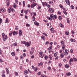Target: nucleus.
<instances>
[{
    "label": "nucleus",
    "mask_w": 77,
    "mask_h": 77,
    "mask_svg": "<svg viewBox=\"0 0 77 77\" xmlns=\"http://www.w3.org/2000/svg\"><path fill=\"white\" fill-rule=\"evenodd\" d=\"M50 17H47L48 20H49L51 21H52V19L54 18V15L52 14H51L50 15Z\"/></svg>",
    "instance_id": "1"
},
{
    "label": "nucleus",
    "mask_w": 77,
    "mask_h": 77,
    "mask_svg": "<svg viewBox=\"0 0 77 77\" xmlns=\"http://www.w3.org/2000/svg\"><path fill=\"white\" fill-rule=\"evenodd\" d=\"M63 53L64 55L67 56V55H68L69 51L67 49H65V50L63 51Z\"/></svg>",
    "instance_id": "2"
},
{
    "label": "nucleus",
    "mask_w": 77,
    "mask_h": 77,
    "mask_svg": "<svg viewBox=\"0 0 77 77\" xmlns=\"http://www.w3.org/2000/svg\"><path fill=\"white\" fill-rule=\"evenodd\" d=\"M23 44H25V45H26V46L27 45V47H29V46L30 45V44H29V42H27L26 43V42L23 41Z\"/></svg>",
    "instance_id": "3"
},
{
    "label": "nucleus",
    "mask_w": 77,
    "mask_h": 77,
    "mask_svg": "<svg viewBox=\"0 0 77 77\" xmlns=\"http://www.w3.org/2000/svg\"><path fill=\"white\" fill-rule=\"evenodd\" d=\"M48 11L49 12H51V13H53L54 12V9L51 8H49Z\"/></svg>",
    "instance_id": "4"
},
{
    "label": "nucleus",
    "mask_w": 77,
    "mask_h": 77,
    "mask_svg": "<svg viewBox=\"0 0 77 77\" xmlns=\"http://www.w3.org/2000/svg\"><path fill=\"white\" fill-rule=\"evenodd\" d=\"M3 41H6L8 39V36L7 35H5V37H2Z\"/></svg>",
    "instance_id": "5"
},
{
    "label": "nucleus",
    "mask_w": 77,
    "mask_h": 77,
    "mask_svg": "<svg viewBox=\"0 0 77 77\" xmlns=\"http://www.w3.org/2000/svg\"><path fill=\"white\" fill-rule=\"evenodd\" d=\"M34 24L36 25L37 26H39V23H38L37 21H35L34 23Z\"/></svg>",
    "instance_id": "6"
},
{
    "label": "nucleus",
    "mask_w": 77,
    "mask_h": 77,
    "mask_svg": "<svg viewBox=\"0 0 77 77\" xmlns=\"http://www.w3.org/2000/svg\"><path fill=\"white\" fill-rule=\"evenodd\" d=\"M71 62H73V59L72 58H71L70 59L69 63L70 65H71L72 63Z\"/></svg>",
    "instance_id": "7"
},
{
    "label": "nucleus",
    "mask_w": 77,
    "mask_h": 77,
    "mask_svg": "<svg viewBox=\"0 0 77 77\" xmlns=\"http://www.w3.org/2000/svg\"><path fill=\"white\" fill-rule=\"evenodd\" d=\"M19 36H20L21 35H22V31L21 30H20L19 31Z\"/></svg>",
    "instance_id": "8"
},
{
    "label": "nucleus",
    "mask_w": 77,
    "mask_h": 77,
    "mask_svg": "<svg viewBox=\"0 0 77 77\" xmlns=\"http://www.w3.org/2000/svg\"><path fill=\"white\" fill-rule=\"evenodd\" d=\"M65 2L66 3L67 5H70V2H69V0H66Z\"/></svg>",
    "instance_id": "9"
},
{
    "label": "nucleus",
    "mask_w": 77,
    "mask_h": 77,
    "mask_svg": "<svg viewBox=\"0 0 77 77\" xmlns=\"http://www.w3.org/2000/svg\"><path fill=\"white\" fill-rule=\"evenodd\" d=\"M24 74H25V75H27V74H28V71H27V70H26L24 71Z\"/></svg>",
    "instance_id": "10"
},
{
    "label": "nucleus",
    "mask_w": 77,
    "mask_h": 77,
    "mask_svg": "<svg viewBox=\"0 0 77 77\" xmlns=\"http://www.w3.org/2000/svg\"><path fill=\"white\" fill-rule=\"evenodd\" d=\"M29 11H30V10H27L25 11L24 12L25 14H28V13H29Z\"/></svg>",
    "instance_id": "11"
},
{
    "label": "nucleus",
    "mask_w": 77,
    "mask_h": 77,
    "mask_svg": "<svg viewBox=\"0 0 77 77\" xmlns=\"http://www.w3.org/2000/svg\"><path fill=\"white\" fill-rule=\"evenodd\" d=\"M8 12H9V13H11V8H9L8 9Z\"/></svg>",
    "instance_id": "12"
},
{
    "label": "nucleus",
    "mask_w": 77,
    "mask_h": 77,
    "mask_svg": "<svg viewBox=\"0 0 77 77\" xmlns=\"http://www.w3.org/2000/svg\"><path fill=\"white\" fill-rule=\"evenodd\" d=\"M41 38L42 39H43V40H45V37L43 35L42 36Z\"/></svg>",
    "instance_id": "13"
},
{
    "label": "nucleus",
    "mask_w": 77,
    "mask_h": 77,
    "mask_svg": "<svg viewBox=\"0 0 77 77\" xmlns=\"http://www.w3.org/2000/svg\"><path fill=\"white\" fill-rule=\"evenodd\" d=\"M11 54L13 56H14L15 55V53L14 52H12Z\"/></svg>",
    "instance_id": "14"
},
{
    "label": "nucleus",
    "mask_w": 77,
    "mask_h": 77,
    "mask_svg": "<svg viewBox=\"0 0 77 77\" xmlns=\"http://www.w3.org/2000/svg\"><path fill=\"white\" fill-rule=\"evenodd\" d=\"M32 20L33 21H35V17L34 16H32Z\"/></svg>",
    "instance_id": "15"
},
{
    "label": "nucleus",
    "mask_w": 77,
    "mask_h": 77,
    "mask_svg": "<svg viewBox=\"0 0 77 77\" xmlns=\"http://www.w3.org/2000/svg\"><path fill=\"white\" fill-rule=\"evenodd\" d=\"M43 53L42 52H39V56H40V57H41V56H42V54H43Z\"/></svg>",
    "instance_id": "16"
},
{
    "label": "nucleus",
    "mask_w": 77,
    "mask_h": 77,
    "mask_svg": "<svg viewBox=\"0 0 77 77\" xmlns=\"http://www.w3.org/2000/svg\"><path fill=\"white\" fill-rule=\"evenodd\" d=\"M60 57H61L63 58V57H64V55H63V53H62L60 54Z\"/></svg>",
    "instance_id": "17"
},
{
    "label": "nucleus",
    "mask_w": 77,
    "mask_h": 77,
    "mask_svg": "<svg viewBox=\"0 0 77 77\" xmlns=\"http://www.w3.org/2000/svg\"><path fill=\"white\" fill-rule=\"evenodd\" d=\"M52 48V46L51 45L48 49V50H51Z\"/></svg>",
    "instance_id": "18"
},
{
    "label": "nucleus",
    "mask_w": 77,
    "mask_h": 77,
    "mask_svg": "<svg viewBox=\"0 0 77 77\" xmlns=\"http://www.w3.org/2000/svg\"><path fill=\"white\" fill-rule=\"evenodd\" d=\"M66 75H67V76H69V75H71V73L70 72H67L66 73Z\"/></svg>",
    "instance_id": "19"
},
{
    "label": "nucleus",
    "mask_w": 77,
    "mask_h": 77,
    "mask_svg": "<svg viewBox=\"0 0 77 77\" xmlns=\"http://www.w3.org/2000/svg\"><path fill=\"white\" fill-rule=\"evenodd\" d=\"M6 71H7V74H9V70L7 68H6Z\"/></svg>",
    "instance_id": "20"
},
{
    "label": "nucleus",
    "mask_w": 77,
    "mask_h": 77,
    "mask_svg": "<svg viewBox=\"0 0 77 77\" xmlns=\"http://www.w3.org/2000/svg\"><path fill=\"white\" fill-rule=\"evenodd\" d=\"M65 48V45H63L62 46L63 50H64Z\"/></svg>",
    "instance_id": "21"
},
{
    "label": "nucleus",
    "mask_w": 77,
    "mask_h": 77,
    "mask_svg": "<svg viewBox=\"0 0 77 77\" xmlns=\"http://www.w3.org/2000/svg\"><path fill=\"white\" fill-rule=\"evenodd\" d=\"M60 27H63L64 26L63 25L62 23H60Z\"/></svg>",
    "instance_id": "22"
},
{
    "label": "nucleus",
    "mask_w": 77,
    "mask_h": 77,
    "mask_svg": "<svg viewBox=\"0 0 77 77\" xmlns=\"http://www.w3.org/2000/svg\"><path fill=\"white\" fill-rule=\"evenodd\" d=\"M71 8L72 9H74V6L72 5H71L70 6Z\"/></svg>",
    "instance_id": "23"
},
{
    "label": "nucleus",
    "mask_w": 77,
    "mask_h": 77,
    "mask_svg": "<svg viewBox=\"0 0 77 77\" xmlns=\"http://www.w3.org/2000/svg\"><path fill=\"white\" fill-rule=\"evenodd\" d=\"M13 45H14V46H17V42L14 43L13 44Z\"/></svg>",
    "instance_id": "24"
},
{
    "label": "nucleus",
    "mask_w": 77,
    "mask_h": 77,
    "mask_svg": "<svg viewBox=\"0 0 77 77\" xmlns=\"http://www.w3.org/2000/svg\"><path fill=\"white\" fill-rule=\"evenodd\" d=\"M59 20H60V21L62 20V17L60 16H59Z\"/></svg>",
    "instance_id": "25"
},
{
    "label": "nucleus",
    "mask_w": 77,
    "mask_h": 77,
    "mask_svg": "<svg viewBox=\"0 0 77 77\" xmlns=\"http://www.w3.org/2000/svg\"><path fill=\"white\" fill-rule=\"evenodd\" d=\"M65 67L66 68H69V65L66 64L65 66Z\"/></svg>",
    "instance_id": "26"
},
{
    "label": "nucleus",
    "mask_w": 77,
    "mask_h": 77,
    "mask_svg": "<svg viewBox=\"0 0 77 77\" xmlns=\"http://www.w3.org/2000/svg\"><path fill=\"white\" fill-rule=\"evenodd\" d=\"M8 20H9V19H8V18H7L6 19V20L5 21V23H8Z\"/></svg>",
    "instance_id": "27"
},
{
    "label": "nucleus",
    "mask_w": 77,
    "mask_h": 77,
    "mask_svg": "<svg viewBox=\"0 0 77 77\" xmlns=\"http://www.w3.org/2000/svg\"><path fill=\"white\" fill-rule=\"evenodd\" d=\"M31 50L32 51V52H34V48H32L31 49Z\"/></svg>",
    "instance_id": "28"
},
{
    "label": "nucleus",
    "mask_w": 77,
    "mask_h": 77,
    "mask_svg": "<svg viewBox=\"0 0 77 77\" xmlns=\"http://www.w3.org/2000/svg\"><path fill=\"white\" fill-rule=\"evenodd\" d=\"M47 58H48V56H45V60H47Z\"/></svg>",
    "instance_id": "29"
},
{
    "label": "nucleus",
    "mask_w": 77,
    "mask_h": 77,
    "mask_svg": "<svg viewBox=\"0 0 77 77\" xmlns=\"http://www.w3.org/2000/svg\"><path fill=\"white\" fill-rule=\"evenodd\" d=\"M11 11L12 12H15L13 8H11Z\"/></svg>",
    "instance_id": "30"
},
{
    "label": "nucleus",
    "mask_w": 77,
    "mask_h": 77,
    "mask_svg": "<svg viewBox=\"0 0 77 77\" xmlns=\"http://www.w3.org/2000/svg\"><path fill=\"white\" fill-rule=\"evenodd\" d=\"M73 59L74 62L77 61V59L73 57Z\"/></svg>",
    "instance_id": "31"
},
{
    "label": "nucleus",
    "mask_w": 77,
    "mask_h": 77,
    "mask_svg": "<svg viewBox=\"0 0 77 77\" xmlns=\"http://www.w3.org/2000/svg\"><path fill=\"white\" fill-rule=\"evenodd\" d=\"M66 35H69V32H66L65 33Z\"/></svg>",
    "instance_id": "32"
},
{
    "label": "nucleus",
    "mask_w": 77,
    "mask_h": 77,
    "mask_svg": "<svg viewBox=\"0 0 77 77\" xmlns=\"http://www.w3.org/2000/svg\"><path fill=\"white\" fill-rule=\"evenodd\" d=\"M64 14H65V15H67V12L65 11H63Z\"/></svg>",
    "instance_id": "33"
},
{
    "label": "nucleus",
    "mask_w": 77,
    "mask_h": 77,
    "mask_svg": "<svg viewBox=\"0 0 77 77\" xmlns=\"http://www.w3.org/2000/svg\"><path fill=\"white\" fill-rule=\"evenodd\" d=\"M61 66H62V63H59V65H58L59 67H61Z\"/></svg>",
    "instance_id": "34"
},
{
    "label": "nucleus",
    "mask_w": 77,
    "mask_h": 77,
    "mask_svg": "<svg viewBox=\"0 0 77 77\" xmlns=\"http://www.w3.org/2000/svg\"><path fill=\"white\" fill-rule=\"evenodd\" d=\"M2 38H3L5 36V34L4 33H3L2 34Z\"/></svg>",
    "instance_id": "35"
},
{
    "label": "nucleus",
    "mask_w": 77,
    "mask_h": 77,
    "mask_svg": "<svg viewBox=\"0 0 77 77\" xmlns=\"http://www.w3.org/2000/svg\"><path fill=\"white\" fill-rule=\"evenodd\" d=\"M13 34L14 36H15V34H16V32H15V31H14L13 32Z\"/></svg>",
    "instance_id": "36"
},
{
    "label": "nucleus",
    "mask_w": 77,
    "mask_h": 77,
    "mask_svg": "<svg viewBox=\"0 0 77 77\" xmlns=\"http://www.w3.org/2000/svg\"><path fill=\"white\" fill-rule=\"evenodd\" d=\"M15 75H18V73L17 72H15Z\"/></svg>",
    "instance_id": "37"
},
{
    "label": "nucleus",
    "mask_w": 77,
    "mask_h": 77,
    "mask_svg": "<svg viewBox=\"0 0 77 77\" xmlns=\"http://www.w3.org/2000/svg\"><path fill=\"white\" fill-rule=\"evenodd\" d=\"M13 6L14 8H16V4H14V5H13Z\"/></svg>",
    "instance_id": "38"
},
{
    "label": "nucleus",
    "mask_w": 77,
    "mask_h": 77,
    "mask_svg": "<svg viewBox=\"0 0 77 77\" xmlns=\"http://www.w3.org/2000/svg\"><path fill=\"white\" fill-rule=\"evenodd\" d=\"M49 3H51V5H53V2L52 1H50L49 2Z\"/></svg>",
    "instance_id": "39"
},
{
    "label": "nucleus",
    "mask_w": 77,
    "mask_h": 77,
    "mask_svg": "<svg viewBox=\"0 0 77 77\" xmlns=\"http://www.w3.org/2000/svg\"><path fill=\"white\" fill-rule=\"evenodd\" d=\"M41 72H39L37 73V74L38 75H41Z\"/></svg>",
    "instance_id": "40"
},
{
    "label": "nucleus",
    "mask_w": 77,
    "mask_h": 77,
    "mask_svg": "<svg viewBox=\"0 0 77 77\" xmlns=\"http://www.w3.org/2000/svg\"><path fill=\"white\" fill-rule=\"evenodd\" d=\"M0 10H1V11L2 12H4V10H3V8H1L0 9Z\"/></svg>",
    "instance_id": "41"
},
{
    "label": "nucleus",
    "mask_w": 77,
    "mask_h": 77,
    "mask_svg": "<svg viewBox=\"0 0 77 77\" xmlns=\"http://www.w3.org/2000/svg\"><path fill=\"white\" fill-rule=\"evenodd\" d=\"M34 5H33V4H31V8H34Z\"/></svg>",
    "instance_id": "42"
},
{
    "label": "nucleus",
    "mask_w": 77,
    "mask_h": 77,
    "mask_svg": "<svg viewBox=\"0 0 77 77\" xmlns=\"http://www.w3.org/2000/svg\"><path fill=\"white\" fill-rule=\"evenodd\" d=\"M33 5H34V7H35V6H36V5H37V4L36 3H34V4H32Z\"/></svg>",
    "instance_id": "43"
},
{
    "label": "nucleus",
    "mask_w": 77,
    "mask_h": 77,
    "mask_svg": "<svg viewBox=\"0 0 77 77\" xmlns=\"http://www.w3.org/2000/svg\"><path fill=\"white\" fill-rule=\"evenodd\" d=\"M12 33H13V32H11V33H10L9 34V36H12Z\"/></svg>",
    "instance_id": "44"
},
{
    "label": "nucleus",
    "mask_w": 77,
    "mask_h": 77,
    "mask_svg": "<svg viewBox=\"0 0 77 77\" xmlns=\"http://www.w3.org/2000/svg\"><path fill=\"white\" fill-rule=\"evenodd\" d=\"M29 52L31 54H33V53L32 52V51H29Z\"/></svg>",
    "instance_id": "45"
},
{
    "label": "nucleus",
    "mask_w": 77,
    "mask_h": 77,
    "mask_svg": "<svg viewBox=\"0 0 77 77\" xmlns=\"http://www.w3.org/2000/svg\"><path fill=\"white\" fill-rule=\"evenodd\" d=\"M70 52L71 53H73V50L72 49H71L70 50Z\"/></svg>",
    "instance_id": "46"
},
{
    "label": "nucleus",
    "mask_w": 77,
    "mask_h": 77,
    "mask_svg": "<svg viewBox=\"0 0 77 77\" xmlns=\"http://www.w3.org/2000/svg\"><path fill=\"white\" fill-rule=\"evenodd\" d=\"M37 70H38V68L36 67L34 70L35 71H37Z\"/></svg>",
    "instance_id": "47"
},
{
    "label": "nucleus",
    "mask_w": 77,
    "mask_h": 77,
    "mask_svg": "<svg viewBox=\"0 0 77 77\" xmlns=\"http://www.w3.org/2000/svg\"><path fill=\"white\" fill-rule=\"evenodd\" d=\"M1 23H2V20L0 18V24H1Z\"/></svg>",
    "instance_id": "48"
},
{
    "label": "nucleus",
    "mask_w": 77,
    "mask_h": 77,
    "mask_svg": "<svg viewBox=\"0 0 77 77\" xmlns=\"http://www.w3.org/2000/svg\"><path fill=\"white\" fill-rule=\"evenodd\" d=\"M43 35H45V36H47V34L45 32L43 33Z\"/></svg>",
    "instance_id": "49"
},
{
    "label": "nucleus",
    "mask_w": 77,
    "mask_h": 77,
    "mask_svg": "<svg viewBox=\"0 0 77 77\" xmlns=\"http://www.w3.org/2000/svg\"><path fill=\"white\" fill-rule=\"evenodd\" d=\"M54 18L55 19H56V18H57V16H56V15H54Z\"/></svg>",
    "instance_id": "50"
},
{
    "label": "nucleus",
    "mask_w": 77,
    "mask_h": 77,
    "mask_svg": "<svg viewBox=\"0 0 77 77\" xmlns=\"http://www.w3.org/2000/svg\"><path fill=\"white\" fill-rule=\"evenodd\" d=\"M26 26H28V27H30V24L27 23L26 25Z\"/></svg>",
    "instance_id": "51"
},
{
    "label": "nucleus",
    "mask_w": 77,
    "mask_h": 77,
    "mask_svg": "<svg viewBox=\"0 0 77 77\" xmlns=\"http://www.w3.org/2000/svg\"><path fill=\"white\" fill-rule=\"evenodd\" d=\"M70 41L71 42H74V39L72 38H71L70 39Z\"/></svg>",
    "instance_id": "52"
},
{
    "label": "nucleus",
    "mask_w": 77,
    "mask_h": 77,
    "mask_svg": "<svg viewBox=\"0 0 77 77\" xmlns=\"http://www.w3.org/2000/svg\"><path fill=\"white\" fill-rule=\"evenodd\" d=\"M23 55L24 57H25V56H26V54L25 53H23Z\"/></svg>",
    "instance_id": "53"
},
{
    "label": "nucleus",
    "mask_w": 77,
    "mask_h": 77,
    "mask_svg": "<svg viewBox=\"0 0 77 77\" xmlns=\"http://www.w3.org/2000/svg\"><path fill=\"white\" fill-rule=\"evenodd\" d=\"M54 30V28H53V27H52L50 29V30L51 31V30Z\"/></svg>",
    "instance_id": "54"
},
{
    "label": "nucleus",
    "mask_w": 77,
    "mask_h": 77,
    "mask_svg": "<svg viewBox=\"0 0 77 77\" xmlns=\"http://www.w3.org/2000/svg\"><path fill=\"white\" fill-rule=\"evenodd\" d=\"M9 2H7V6H9Z\"/></svg>",
    "instance_id": "55"
},
{
    "label": "nucleus",
    "mask_w": 77,
    "mask_h": 77,
    "mask_svg": "<svg viewBox=\"0 0 77 77\" xmlns=\"http://www.w3.org/2000/svg\"><path fill=\"white\" fill-rule=\"evenodd\" d=\"M51 7V6H50V5H48V8H50Z\"/></svg>",
    "instance_id": "56"
},
{
    "label": "nucleus",
    "mask_w": 77,
    "mask_h": 77,
    "mask_svg": "<svg viewBox=\"0 0 77 77\" xmlns=\"http://www.w3.org/2000/svg\"><path fill=\"white\" fill-rule=\"evenodd\" d=\"M63 42V41L61 42V44H62V45L63 44H64Z\"/></svg>",
    "instance_id": "57"
},
{
    "label": "nucleus",
    "mask_w": 77,
    "mask_h": 77,
    "mask_svg": "<svg viewBox=\"0 0 77 77\" xmlns=\"http://www.w3.org/2000/svg\"><path fill=\"white\" fill-rule=\"evenodd\" d=\"M20 59L22 60L23 59V56H20Z\"/></svg>",
    "instance_id": "58"
},
{
    "label": "nucleus",
    "mask_w": 77,
    "mask_h": 77,
    "mask_svg": "<svg viewBox=\"0 0 77 77\" xmlns=\"http://www.w3.org/2000/svg\"><path fill=\"white\" fill-rule=\"evenodd\" d=\"M58 58H59V57H58L57 56L56 57V58H55V60H56V59H58Z\"/></svg>",
    "instance_id": "59"
},
{
    "label": "nucleus",
    "mask_w": 77,
    "mask_h": 77,
    "mask_svg": "<svg viewBox=\"0 0 77 77\" xmlns=\"http://www.w3.org/2000/svg\"><path fill=\"white\" fill-rule=\"evenodd\" d=\"M49 44V42H47L46 43V45H47V44Z\"/></svg>",
    "instance_id": "60"
},
{
    "label": "nucleus",
    "mask_w": 77,
    "mask_h": 77,
    "mask_svg": "<svg viewBox=\"0 0 77 77\" xmlns=\"http://www.w3.org/2000/svg\"><path fill=\"white\" fill-rule=\"evenodd\" d=\"M41 6H39L38 7V9L39 10L40 9H41Z\"/></svg>",
    "instance_id": "61"
},
{
    "label": "nucleus",
    "mask_w": 77,
    "mask_h": 77,
    "mask_svg": "<svg viewBox=\"0 0 77 77\" xmlns=\"http://www.w3.org/2000/svg\"><path fill=\"white\" fill-rule=\"evenodd\" d=\"M15 29H16V30H18V27L16 26V27Z\"/></svg>",
    "instance_id": "62"
},
{
    "label": "nucleus",
    "mask_w": 77,
    "mask_h": 77,
    "mask_svg": "<svg viewBox=\"0 0 77 77\" xmlns=\"http://www.w3.org/2000/svg\"><path fill=\"white\" fill-rule=\"evenodd\" d=\"M0 62L2 63L3 62V60L2 59H0Z\"/></svg>",
    "instance_id": "63"
},
{
    "label": "nucleus",
    "mask_w": 77,
    "mask_h": 77,
    "mask_svg": "<svg viewBox=\"0 0 77 77\" xmlns=\"http://www.w3.org/2000/svg\"><path fill=\"white\" fill-rule=\"evenodd\" d=\"M47 5H48V4L46 3V2H45V4H44V5H45L46 6H47Z\"/></svg>",
    "instance_id": "64"
}]
</instances>
